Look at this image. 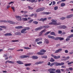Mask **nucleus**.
I'll return each mask as SVG.
<instances>
[{
  "instance_id": "f257e3e1",
  "label": "nucleus",
  "mask_w": 73,
  "mask_h": 73,
  "mask_svg": "<svg viewBox=\"0 0 73 73\" xmlns=\"http://www.w3.org/2000/svg\"><path fill=\"white\" fill-rule=\"evenodd\" d=\"M50 27V26L48 25H45V26H40L38 27L35 29V30L36 31H38L39 30H41L42 29V28H49Z\"/></svg>"
},
{
  "instance_id": "f03ea898",
  "label": "nucleus",
  "mask_w": 73,
  "mask_h": 73,
  "mask_svg": "<svg viewBox=\"0 0 73 73\" xmlns=\"http://www.w3.org/2000/svg\"><path fill=\"white\" fill-rule=\"evenodd\" d=\"M56 70V69L54 68H51L48 70V71L50 72V73H56V72L55 71Z\"/></svg>"
},
{
  "instance_id": "7ed1b4c3",
  "label": "nucleus",
  "mask_w": 73,
  "mask_h": 73,
  "mask_svg": "<svg viewBox=\"0 0 73 73\" xmlns=\"http://www.w3.org/2000/svg\"><path fill=\"white\" fill-rule=\"evenodd\" d=\"M15 17L18 21H21V20H22L21 17H20L19 16H15Z\"/></svg>"
},
{
  "instance_id": "20e7f679",
  "label": "nucleus",
  "mask_w": 73,
  "mask_h": 73,
  "mask_svg": "<svg viewBox=\"0 0 73 73\" xmlns=\"http://www.w3.org/2000/svg\"><path fill=\"white\" fill-rule=\"evenodd\" d=\"M64 40V38H62L61 37H57L56 38H55L54 39V40Z\"/></svg>"
},
{
  "instance_id": "39448f33",
  "label": "nucleus",
  "mask_w": 73,
  "mask_h": 73,
  "mask_svg": "<svg viewBox=\"0 0 73 73\" xmlns=\"http://www.w3.org/2000/svg\"><path fill=\"white\" fill-rule=\"evenodd\" d=\"M45 31H46V29H44L43 30H42L39 33V36H42V33H44V32H45Z\"/></svg>"
},
{
  "instance_id": "423d86ee",
  "label": "nucleus",
  "mask_w": 73,
  "mask_h": 73,
  "mask_svg": "<svg viewBox=\"0 0 73 73\" xmlns=\"http://www.w3.org/2000/svg\"><path fill=\"white\" fill-rule=\"evenodd\" d=\"M26 31V29H23L21 31V33H27V32Z\"/></svg>"
},
{
  "instance_id": "0eeeda50",
  "label": "nucleus",
  "mask_w": 73,
  "mask_h": 73,
  "mask_svg": "<svg viewBox=\"0 0 73 73\" xmlns=\"http://www.w3.org/2000/svg\"><path fill=\"white\" fill-rule=\"evenodd\" d=\"M21 58H27L29 57V56L27 55H22L20 56Z\"/></svg>"
},
{
  "instance_id": "6e6552de",
  "label": "nucleus",
  "mask_w": 73,
  "mask_h": 73,
  "mask_svg": "<svg viewBox=\"0 0 73 73\" xmlns=\"http://www.w3.org/2000/svg\"><path fill=\"white\" fill-rule=\"evenodd\" d=\"M7 62H8V63H10V64H14L15 62L14 61H10L9 60H7L5 62V64H7Z\"/></svg>"
},
{
  "instance_id": "1a4fd4ad",
  "label": "nucleus",
  "mask_w": 73,
  "mask_h": 73,
  "mask_svg": "<svg viewBox=\"0 0 73 73\" xmlns=\"http://www.w3.org/2000/svg\"><path fill=\"white\" fill-rule=\"evenodd\" d=\"M42 39V38H36L35 40V42H38V41H41Z\"/></svg>"
},
{
  "instance_id": "9d476101",
  "label": "nucleus",
  "mask_w": 73,
  "mask_h": 73,
  "mask_svg": "<svg viewBox=\"0 0 73 73\" xmlns=\"http://www.w3.org/2000/svg\"><path fill=\"white\" fill-rule=\"evenodd\" d=\"M73 17V15H67L66 16V18L67 19H70V18H71V17Z\"/></svg>"
},
{
  "instance_id": "9b49d317",
  "label": "nucleus",
  "mask_w": 73,
  "mask_h": 73,
  "mask_svg": "<svg viewBox=\"0 0 73 73\" xmlns=\"http://www.w3.org/2000/svg\"><path fill=\"white\" fill-rule=\"evenodd\" d=\"M62 50V48H60L58 49V50H56V51L55 52V53H58L59 52H61V51Z\"/></svg>"
},
{
  "instance_id": "f8f14e48",
  "label": "nucleus",
  "mask_w": 73,
  "mask_h": 73,
  "mask_svg": "<svg viewBox=\"0 0 73 73\" xmlns=\"http://www.w3.org/2000/svg\"><path fill=\"white\" fill-rule=\"evenodd\" d=\"M47 36L48 38H52V39H54V40L55 38H54V36H50V35H48Z\"/></svg>"
},
{
  "instance_id": "ddd939ff",
  "label": "nucleus",
  "mask_w": 73,
  "mask_h": 73,
  "mask_svg": "<svg viewBox=\"0 0 73 73\" xmlns=\"http://www.w3.org/2000/svg\"><path fill=\"white\" fill-rule=\"evenodd\" d=\"M23 27L21 26H18V27H15L16 29H22L23 28Z\"/></svg>"
},
{
  "instance_id": "4468645a",
  "label": "nucleus",
  "mask_w": 73,
  "mask_h": 73,
  "mask_svg": "<svg viewBox=\"0 0 73 73\" xmlns=\"http://www.w3.org/2000/svg\"><path fill=\"white\" fill-rule=\"evenodd\" d=\"M47 18H41L40 19L39 21H45V20H46Z\"/></svg>"
},
{
  "instance_id": "2eb2a0df",
  "label": "nucleus",
  "mask_w": 73,
  "mask_h": 73,
  "mask_svg": "<svg viewBox=\"0 0 73 73\" xmlns=\"http://www.w3.org/2000/svg\"><path fill=\"white\" fill-rule=\"evenodd\" d=\"M4 35L5 36H12V34L11 33H7L6 34H5Z\"/></svg>"
},
{
  "instance_id": "dca6fc26",
  "label": "nucleus",
  "mask_w": 73,
  "mask_h": 73,
  "mask_svg": "<svg viewBox=\"0 0 73 73\" xmlns=\"http://www.w3.org/2000/svg\"><path fill=\"white\" fill-rule=\"evenodd\" d=\"M51 64H64V63L63 62H62L60 63H58L57 62H55Z\"/></svg>"
},
{
  "instance_id": "f3484780",
  "label": "nucleus",
  "mask_w": 73,
  "mask_h": 73,
  "mask_svg": "<svg viewBox=\"0 0 73 73\" xmlns=\"http://www.w3.org/2000/svg\"><path fill=\"white\" fill-rule=\"evenodd\" d=\"M60 27L61 28H62V29H65L67 28L66 26L64 25L61 26Z\"/></svg>"
},
{
  "instance_id": "a211bd4d",
  "label": "nucleus",
  "mask_w": 73,
  "mask_h": 73,
  "mask_svg": "<svg viewBox=\"0 0 73 73\" xmlns=\"http://www.w3.org/2000/svg\"><path fill=\"white\" fill-rule=\"evenodd\" d=\"M7 23H10V24H15V23H14V22L12 21H7Z\"/></svg>"
},
{
  "instance_id": "6ab92c4d",
  "label": "nucleus",
  "mask_w": 73,
  "mask_h": 73,
  "mask_svg": "<svg viewBox=\"0 0 73 73\" xmlns=\"http://www.w3.org/2000/svg\"><path fill=\"white\" fill-rule=\"evenodd\" d=\"M56 72V73H61V70L60 69H58L57 70H56L55 71Z\"/></svg>"
},
{
  "instance_id": "aec40b11",
  "label": "nucleus",
  "mask_w": 73,
  "mask_h": 73,
  "mask_svg": "<svg viewBox=\"0 0 73 73\" xmlns=\"http://www.w3.org/2000/svg\"><path fill=\"white\" fill-rule=\"evenodd\" d=\"M36 54L38 55H43V54H44V53H42L40 52H38L36 53Z\"/></svg>"
},
{
  "instance_id": "412c9836",
  "label": "nucleus",
  "mask_w": 73,
  "mask_h": 73,
  "mask_svg": "<svg viewBox=\"0 0 73 73\" xmlns=\"http://www.w3.org/2000/svg\"><path fill=\"white\" fill-rule=\"evenodd\" d=\"M17 62L19 64H23V63L22 62L19 61H17Z\"/></svg>"
},
{
  "instance_id": "4be33fe9",
  "label": "nucleus",
  "mask_w": 73,
  "mask_h": 73,
  "mask_svg": "<svg viewBox=\"0 0 73 73\" xmlns=\"http://www.w3.org/2000/svg\"><path fill=\"white\" fill-rule=\"evenodd\" d=\"M45 42L46 44H49V41L46 39H45Z\"/></svg>"
},
{
  "instance_id": "5701e85b",
  "label": "nucleus",
  "mask_w": 73,
  "mask_h": 73,
  "mask_svg": "<svg viewBox=\"0 0 73 73\" xmlns=\"http://www.w3.org/2000/svg\"><path fill=\"white\" fill-rule=\"evenodd\" d=\"M51 21H52V22L53 23V24H55V23H57V22H56V21L54 19H52L51 20Z\"/></svg>"
},
{
  "instance_id": "b1692460",
  "label": "nucleus",
  "mask_w": 73,
  "mask_h": 73,
  "mask_svg": "<svg viewBox=\"0 0 73 73\" xmlns=\"http://www.w3.org/2000/svg\"><path fill=\"white\" fill-rule=\"evenodd\" d=\"M69 58H70V57L69 56H68V57H66L65 58V59H63L62 60H64V61H66V60H69Z\"/></svg>"
},
{
  "instance_id": "393cba45",
  "label": "nucleus",
  "mask_w": 73,
  "mask_h": 73,
  "mask_svg": "<svg viewBox=\"0 0 73 73\" xmlns=\"http://www.w3.org/2000/svg\"><path fill=\"white\" fill-rule=\"evenodd\" d=\"M32 58L33 59H37L38 57L36 56H33L32 57Z\"/></svg>"
},
{
  "instance_id": "a878e982",
  "label": "nucleus",
  "mask_w": 73,
  "mask_h": 73,
  "mask_svg": "<svg viewBox=\"0 0 73 73\" xmlns=\"http://www.w3.org/2000/svg\"><path fill=\"white\" fill-rule=\"evenodd\" d=\"M44 62L43 61H39L38 62H36V64H42V63H43Z\"/></svg>"
},
{
  "instance_id": "bb28decb",
  "label": "nucleus",
  "mask_w": 73,
  "mask_h": 73,
  "mask_svg": "<svg viewBox=\"0 0 73 73\" xmlns=\"http://www.w3.org/2000/svg\"><path fill=\"white\" fill-rule=\"evenodd\" d=\"M60 58V56H54V58L55 59H58V58Z\"/></svg>"
},
{
  "instance_id": "cd10ccee",
  "label": "nucleus",
  "mask_w": 73,
  "mask_h": 73,
  "mask_svg": "<svg viewBox=\"0 0 73 73\" xmlns=\"http://www.w3.org/2000/svg\"><path fill=\"white\" fill-rule=\"evenodd\" d=\"M0 23H8L7 21L4 20V21H0Z\"/></svg>"
},
{
  "instance_id": "c85d7f7f",
  "label": "nucleus",
  "mask_w": 73,
  "mask_h": 73,
  "mask_svg": "<svg viewBox=\"0 0 73 73\" xmlns=\"http://www.w3.org/2000/svg\"><path fill=\"white\" fill-rule=\"evenodd\" d=\"M22 20L24 21H28V19H27V18H22Z\"/></svg>"
},
{
  "instance_id": "c756f323",
  "label": "nucleus",
  "mask_w": 73,
  "mask_h": 73,
  "mask_svg": "<svg viewBox=\"0 0 73 73\" xmlns=\"http://www.w3.org/2000/svg\"><path fill=\"white\" fill-rule=\"evenodd\" d=\"M60 5L61 7H64L65 5V4L64 3H61Z\"/></svg>"
},
{
  "instance_id": "7c9ffc66",
  "label": "nucleus",
  "mask_w": 73,
  "mask_h": 73,
  "mask_svg": "<svg viewBox=\"0 0 73 73\" xmlns=\"http://www.w3.org/2000/svg\"><path fill=\"white\" fill-rule=\"evenodd\" d=\"M61 23L60 22H58V23H55V25H61Z\"/></svg>"
},
{
  "instance_id": "2f4dec72",
  "label": "nucleus",
  "mask_w": 73,
  "mask_h": 73,
  "mask_svg": "<svg viewBox=\"0 0 73 73\" xmlns=\"http://www.w3.org/2000/svg\"><path fill=\"white\" fill-rule=\"evenodd\" d=\"M39 9H40V12L41 11H43V10L45 9V8L44 7H41L39 8Z\"/></svg>"
},
{
  "instance_id": "473e14b6",
  "label": "nucleus",
  "mask_w": 73,
  "mask_h": 73,
  "mask_svg": "<svg viewBox=\"0 0 73 73\" xmlns=\"http://www.w3.org/2000/svg\"><path fill=\"white\" fill-rule=\"evenodd\" d=\"M40 52L43 53H45L46 52V50L42 49L40 50Z\"/></svg>"
},
{
  "instance_id": "72a5a7b5",
  "label": "nucleus",
  "mask_w": 73,
  "mask_h": 73,
  "mask_svg": "<svg viewBox=\"0 0 73 73\" xmlns=\"http://www.w3.org/2000/svg\"><path fill=\"white\" fill-rule=\"evenodd\" d=\"M0 28H3V29H6V27L4 26H0Z\"/></svg>"
},
{
  "instance_id": "f704fd0d",
  "label": "nucleus",
  "mask_w": 73,
  "mask_h": 73,
  "mask_svg": "<svg viewBox=\"0 0 73 73\" xmlns=\"http://www.w3.org/2000/svg\"><path fill=\"white\" fill-rule=\"evenodd\" d=\"M50 61L51 62H54L55 60L53 59V58H51V59L50 60Z\"/></svg>"
},
{
  "instance_id": "c9c22d12",
  "label": "nucleus",
  "mask_w": 73,
  "mask_h": 73,
  "mask_svg": "<svg viewBox=\"0 0 73 73\" xmlns=\"http://www.w3.org/2000/svg\"><path fill=\"white\" fill-rule=\"evenodd\" d=\"M33 23L34 24H36V25H37V24H38V22H37V21H33Z\"/></svg>"
},
{
  "instance_id": "e433bc0d",
  "label": "nucleus",
  "mask_w": 73,
  "mask_h": 73,
  "mask_svg": "<svg viewBox=\"0 0 73 73\" xmlns=\"http://www.w3.org/2000/svg\"><path fill=\"white\" fill-rule=\"evenodd\" d=\"M36 12H41L40 8L36 9Z\"/></svg>"
},
{
  "instance_id": "4c0bfd02",
  "label": "nucleus",
  "mask_w": 73,
  "mask_h": 73,
  "mask_svg": "<svg viewBox=\"0 0 73 73\" xmlns=\"http://www.w3.org/2000/svg\"><path fill=\"white\" fill-rule=\"evenodd\" d=\"M70 38L69 36L67 37V38L66 39V40L67 41H69V40H70Z\"/></svg>"
},
{
  "instance_id": "58836bf2",
  "label": "nucleus",
  "mask_w": 73,
  "mask_h": 73,
  "mask_svg": "<svg viewBox=\"0 0 73 73\" xmlns=\"http://www.w3.org/2000/svg\"><path fill=\"white\" fill-rule=\"evenodd\" d=\"M16 34L17 35H21V33L20 32H17L16 33Z\"/></svg>"
},
{
  "instance_id": "ea45409f",
  "label": "nucleus",
  "mask_w": 73,
  "mask_h": 73,
  "mask_svg": "<svg viewBox=\"0 0 73 73\" xmlns=\"http://www.w3.org/2000/svg\"><path fill=\"white\" fill-rule=\"evenodd\" d=\"M43 14H44L45 15H49V14H50V13L49 12H44Z\"/></svg>"
},
{
  "instance_id": "a19ab883",
  "label": "nucleus",
  "mask_w": 73,
  "mask_h": 73,
  "mask_svg": "<svg viewBox=\"0 0 73 73\" xmlns=\"http://www.w3.org/2000/svg\"><path fill=\"white\" fill-rule=\"evenodd\" d=\"M48 25H55V23H53L52 22H50L48 23Z\"/></svg>"
},
{
  "instance_id": "79ce46f5",
  "label": "nucleus",
  "mask_w": 73,
  "mask_h": 73,
  "mask_svg": "<svg viewBox=\"0 0 73 73\" xmlns=\"http://www.w3.org/2000/svg\"><path fill=\"white\" fill-rule=\"evenodd\" d=\"M51 35H53V36H55V33L54 32H52L50 33Z\"/></svg>"
},
{
  "instance_id": "37998d69",
  "label": "nucleus",
  "mask_w": 73,
  "mask_h": 73,
  "mask_svg": "<svg viewBox=\"0 0 73 73\" xmlns=\"http://www.w3.org/2000/svg\"><path fill=\"white\" fill-rule=\"evenodd\" d=\"M65 19H66V17H62L60 18V19L62 20H65Z\"/></svg>"
},
{
  "instance_id": "c03bdc74",
  "label": "nucleus",
  "mask_w": 73,
  "mask_h": 73,
  "mask_svg": "<svg viewBox=\"0 0 73 73\" xmlns=\"http://www.w3.org/2000/svg\"><path fill=\"white\" fill-rule=\"evenodd\" d=\"M50 33V31L47 32L45 34H44V35L45 36H46V35H48V34H49V33Z\"/></svg>"
},
{
  "instance_id": "a18cd8bd",
  "label": "nucleus",
  "mask_w": 73,
  "mask_h": 73,
  "mask_svg": "<svg viewBox=\"0 0 73 73\" xmlns=\"http://www.w3.org/2000/svg\"><path fill=\"white\" fill-rule=\"evenodd\" d=\"M28 8L29 9H30L31 10H32L33 9L32 8V7H31V6H28Z\"/></svg>"
},
{
  "instance_id": "49530a36",
  "label": "nucleus",
  "mask_w": 73,
  "mask_h": 73,
  "mask_svg": "<svg viewBox=\"0 0 73 73\" xmlns=\"http://www.w3.org/2000/svg\"><path fill=\"white\" fill-rule=\"evenodd\" d=\"M58 33L59 34H61V33H62V31H61L58 30Z\"/></svg>"
},
{
  "instance_id": "de8ad7c7",
  "label": "nucleus",
  "mask_w": 73,
  "mask_h": 73,
  "mask_svg": "<svg viewBox=\"0 0 73 73\" xmlns=\"http://www.w3.org/2000/svg\"><path fill=\"white\" fill-rule=\"evenodd\" d=\"M12 42H17L19 41V40H12L11 41Z\"/></svg>"
},
{
  "instance_id": "09e8293b",
  "label": "nucleus",
  "mask_w": 73,
  "mask_h": 73,
  "mask_svg": "<svg viewBox=\"0 0 73 73\" xmlns=\"http://www.w3.org/2000/svg\"><path fill=\"white\" fill-rule=\"evenodd\" d=\"M25 29H26V31L27 30H29V29H30V28L29 27H24Z\"/></svg>"
},
{
  "instance_id": "8fccbe9b",
  "label": "nucleus",
  "mask_w": 73,
  "mask_h": 73,
  "mask_svg": "<svg viewBox=\"0 0 73 73\" xmlns=\"http://www.w3.org/2000/svg\"><path fill=\"white\" fill-rule=\"evenodd\" d=\"M30 2L34 3V2H35V0H30Z\"/></svg>"
},
{
  "instance_id": "3c124183",
  "label": "nucleus",
  "mask_w": 73,
  "mask_h": 73,
  "mask_svg": "<svg viewBox=\"0 0 73 73\" xmlns=\"http://www.w3.org/2000/svg\"><path fill=\"white\" fill-rule=\"evenodd\" d=\"M33 21V19H31L28 22L29 23H31L32 21Z\"/></svg>"
},
{
  "instance_id": "603ef678",
  "label": "nucleus",
  "mask_w": 73,
  "mask_h": 73,
  "mask_svg": "<svg viewBox=\"0 0 73 73\" xmlns=\"http://www.w3.org/2000/svg\"><path fill=\"white\" fill-rule=\"evenodd\" d=\"M3 56V57H7L8 56H7V54H4V55Z\"/></svg>"
},
{
  "instance_id": "864d4df0",
  "label": "nucleus",
  "mask_w": 73,
  "mask_h": 73,
  "mask_svg": "<svg viewBox=\"0 0 73 73\" xmlns=\"http://www.w3.org/2000/svg\"><path fill=\"white\" fill-rule=\"evenodd\" d=\"M24 48L25 49H30V48L27 47H24Z\"/></svg>"
},
{
  "instance_id": "5fc2aeb1",
  "label": "nucleus",
  "mask_w": 73,
  "mask_h": 73,
  "mask_svg": "<svg viewBox=\"0 0 73 73\" xmlns=\"http://www.w3.org/2000/svg\"><path fill=\"white\" fill-rule=\"evenodd\" d=\"M58 9V7L56 6L54 7V10H57Z\"/></svg>"
},
{
  "instance_id": "6e6d98bb",
  "label": "nucleus",
  "mask_w": 73,
  "mask_h": 73,
  "mask_svg": "<svg viewBox=\"0 0 73 73\" xmlns=\"http://www.w3.org/2000/svg\"><path fill=\"white\" fill-rule=\"evenodd\" d=\"M42 41H39V42H37V44H42Z\"/></svg>"
},
{
  "instance_id": "4d7b16f0",
  "label": "nucleus",
  "mask_w": 73,
  "mask_h": 73,
  "mask_svg": "<svg viewBox=\"0 0 73 73\" xmlns=\"http://www.w3.org/2000/svg\"><path fill=\"white\" fill-rule=\"evenodd\" d=\"M11 8L12 9L13 11V12H15V7H12Z\"/></svg>"
},
{
  "instance_id": "13d9d810",
  "label": "nucleus",
  "mask_w": 73,
  "mask_h": 73,
  "mask_svg": "<svg viewBox=\"0 0 73 73\" xmlns=\"http://www.w3.org/2000/svg\"><path fill=\"white\" fill-rule=\"evenodd\" d=\"M25 66H31V64H25Z\"/></svg>"
},
{
  "instance_id": "bf43d9fd",
  "label": "nucleus",
  "mask_w": 73,
  "mask_h": 73,
  "mask_svg": "<svg viewBox=\"0 0 73 73\" xmlns=\"http://www.w3.org/2000/svg\"><path fill=\"white\" fill-rule=\"evenodd\" d=\"M68 69L70 70H73V68L70 67L68 68Z\"/></svg>"
},
{
  "instance_id": "052dcab7",
  "label": "nucleus",
  "mask_w": 73,
  "mask_h": 73,
  "mask_svg": "<svg viewBox=\"0 0 73 73\" xmlns=\"http://www.w3.org/2000/svg\"><path fill=\"white\" fill-rule=\"evenodd\" d=\"M73 63V61H72L71 62H68V64H71Z\"/></svg>"
},
{
  "instance_id": "680f3d73",
  "label": "nucleus",
  "mask_w": 73,
  "mask_h": 73,
  "mask_svg": "<svg viewBox=\"0 0 73 73\" xmlns=\"http://www.w3.org/2000/svg\"><path fill=\"white\" fill-rule=\"evenodd\" d=\"M56 66H58V65H59L60 66L61 65H63V64H56Z\"/></svg>"
},
{
  "instance_id": "e2e57ef3",
  "label": "nucleus",
  "mask_w": 73,
  "mask_h": 73,
  "mask_svg": "<svg viewBox=\"0 0 73 73\" xmlns=\"http://www.w3.org/2000/svg\"><path fill=\"white\" fill-rule=\"evenodd\" d=\"M61 1H59L58 2H57V4H58L59 3H61Z\"/></svg>"
},
{
  "instance_id": "0e129e2a",
  "label": "nucleus",
  "mask_w": 73,
  "mask_h": 73,
  "mask_svg": "<svg viewBox=\"0 0 73 73\" xmlns=\"http://www.w3.org/2000/svg\"><path fill=\"white\" fill-rule=\"evenodd\" d=\"M55 4H56V2L54 1H53V5H55Z\"/></svg>"
},
{
  "instance_id": "69168bd1",
  "label": "nucleus",
  "mask_w": 73,
  "mask_h": 73,
  "mask_svg": "<svg viewBox=\"0 0 73 73\" xmlns=\"http://www.w3.org/2000/svg\"><path fill=\"white\" fill-rule=\"evenodd\" d=\"M65 52L66 53H68V51L67 50H65Z\"/></svg>"
},
{
  "instance_id": "338daca9",
  "label": "nucleus",
  "mask_w": 73,
  "mask_h": 73,
  "mask_svg": "<svg viewBox=\"0 0 73 73\" xmlns=\"http://www.w3.org/2000/svg\"><path fill=\"white\" fill-rule=\"evenodd\" d=\"M70 38L73 37V34H72L71 35L69 36Z\"/></svg>"
},
{
  "instance_id": "774afa93",
  "label": "nucleus",
  "mask_w": 73,
  "mask_h": 73,
  "mask_svg": "<svg viewBox=\"0 0 73 73\" xmlns=\"http://www.w3.org/2000/svg\"><path fill=\"white\" fill-rule=\"evenodd\" d=\"M52 19V17H47L48 19Z\"/></svg>"
}]
</instances>
